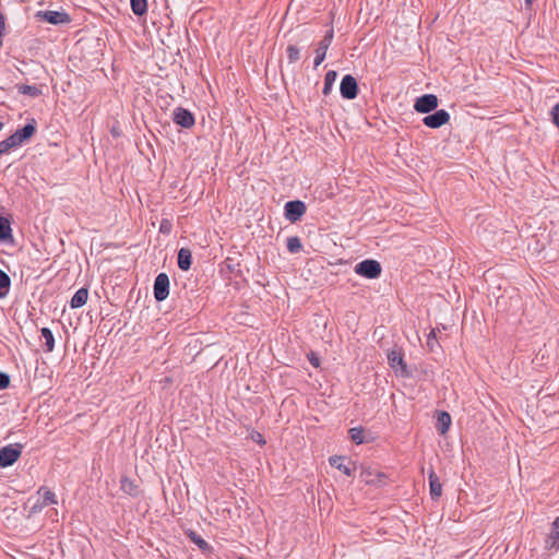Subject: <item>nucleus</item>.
Segmentation results:
<instances>
[{"label": "nucleus", "instance_id": "0eeeda50", "mask_svg": "<svg viewBox=\"0 0 559 559\" xmlns=\"http://www.w3.org/2000/svg\"><path fill=\"white\" fill-rule=\"evenodd\" d=\"M439 99L435 94H424L416 98L414 109L419 114H430L438 108Z\"/></svg>", "mask_w": 559, "mask_h": 559}, {"label": "nucleus", "instance_id": "9d476101", "mask_svg": "<svg viewBox=\"0 0 559 559\" xmlns=\"http://www.w3.org/2000/svg\"><path fill=\"white\" fill-rule=\"evenodd\" d=\"M36 17L52 25L67 24L71 22L70 15L64 11H38Z\"/></svg>", "mask_w": 559, "mask_h": 559}, {"label": "nucleus", "instance_id": "a211bd4d", "mask_svg": "<svg viewBox=\"0 0 559 559\" xmlns=\"http://www.w3.org/2000/svg\"><path fill=\"white\" fill-rule=\"evenodd\" d=\"M2 245L15 247V240L12 235L10 215H2Z\"/></svg>", "mask_w": 559, "mask_h": 559}, {"label": "nucleus", "instance_id": "a878e982", "mask_svg": "<svg viewBox=\"0 0 559 559\" xmlns=\"http://www.w3.org/2000/svg\"><path fill=\"white\" fill-rule=\"evenodd\" d=\"M130 5L136 16H143L147 12V0H130Z\"/></svg>", "mask_w": 559, "mask_h": 559}, {"label": "nucleus", "instance_id": "c9c22d12", "mask_svg": "<svg viewBox=\"0 0 559 559\" xmlns=\"http://www.w3.org/2000/svg\"><path fill=\"white\" fill-rule=\"evenodd\" d=\"M10 386V376L5 372H2V390Z\"/></svg>", "mask_w": 559, "mask_h": 559}, {"label": "nucleus", "instance_id": "423d86ee", "mask_svg": "<svg viewBox=\"0 0 559 559\" xmlns=\"http://www.w3.org/2000/svg\"><path fill=\"white\" fill-rule=\"evenodd\" d=\"M340 93L344 99H355L359 94V86L356 78L352 74L344 75L341 80Z\"/></svg>", "mask_w": 559, "mask_h": 559}, {"label": "nucleus", "instance_id": "ddd939ff", "mask_svg": "<svg viewBox=\"0 0 559 559\" xmlns=\"http://www.w3.org/2000/svg\"><path fill=\"white\" fill-rule=\"evenodd\" d=\"M545 548L554 551L559 550V516L551 523L550 533L545 539Z\"/></svg>", "mask_w": 559, "mask_h": 559}, {"label": "nucleus", "instance_id": "c85d7f7f", "mask_svg": "<svg viewBox=\"0 0 559 559\" xmlns=\"http://www.w3.org/2000/svg\"><path fill=\"white\" fill-rule=\"evenodd\" d=\"M286 53L289 63H295L300 59V50L296 45H288Z\"/></svg>", "mask_w": 559, "mask_h": 559}, {"label": "nucleus", "instance_id": "cd10ccee", "mask_svg": "<svg viewBox=\"0 0 559 559\" xmlns=\"http://www.w3.org/2000/svg\"><path fill=\"white\" fill-rule=\"evenodd\" d=\"M286 246H287V250L290 252V253H298L301 251L302 249V243L300 241V238L297 237V236H292V237H288L287 238V242H286Z\"/></svg>", "mask_w": 559, "mask_h": 559}, {"label": "nucleus", "instance_id": "a19ab883", "mask_svg": "<svg viewBox=\"0 0 559 559\" xmlns=\"http://www.w3.org/2000/svg\"><path fill=\"white\" fill-rule=\"evenodd\" d=\"M1 25H2V36H3V35H4L3 31H4V27H5V25H4V19H3V17H2Z\"/></svg>", "mask_w": 559, "mask_h": 559}, {"label": "nucleus", "instance_id": "7ed1b4c3", "mask_svg": "<svg viewBox=\"0 0 559 559\" xmlns=\"http://www.w3.org/2000/svg\"><path fill=\"white\" fill-rule=\"evenodd\" d=\"M356 274L368 280L380 277L382 266L380 262L373 259H366L357 263L354 267Z\"/></svg>", "mask_w": 559, "mask_h": 559}, {"label": "nucleus", "instance_id": "20e7f679", "mask_svg": "<svg viewBox=\"0 0 559 559\" xmlns=\"http://www.w3.org/2000/svg\"><path fill=\"white\" fill-rule=\"evenodd\" d=\"M26 442H14L2 445V468L12 466L22 455Z\"/></svg>", "mask_w": 559, "mask_h": 559}, {"label": "nucleus", "instance_id": "2eb2a0df", "mask_svg": "<svg viewBox=\"0 0 559 559\" xmlns=\"http://www.w3.org/2000/svg\"><path fill=\"white\" fill-rule=\"evenodd\" d=\"M428 479L430 497L433 501H437L442 495V484L440 483V479L435 473L433 468H430Z\"/></svg>", "mask_w": 559, "mask_h": 559}, {"label": "nucleus", "instance_id": "7c9ffc66", "mask_svg": "<svg viewBox=\"0 0 559 559\" xmlns=\"http://www.w3.org/2000/svg\"><path fill=\"white\" fill-rule=\"evenodd\" d=\"M10 285H11L10 276L4 271H2V298H4L5 295L8 294L9 289H10Z\"/></svg>", "mask_w": 559, "mask_h": 559}, {"label": "nucleus", "instance_id": "9b49d317", "mask_svg": "<svg viewBox=\"0 0 559 559\" xmlns=\"http://www.w3.org/2000/svg\"><path fill=\"white\" fill-rule=\"evenodd\" d=\"M173 121L183 129H191L195 124V117L189 109L179 106L173 111Z\"/></svg>", "mask_w": 559, "mask_h": 559}, {"label": "nucleus", "instance_id": "473e14b6", "mask_svg": "<svg viewBox=\"0 0 559 559\" xmlns=\"http://www.w3.org/2000/svg\"><path fill=\"white\" fill-rule=\"evenodd\" d=\"M552 123L559 129V103H557L550 111Z\"/></svg>", "mask_w": 559, "mask_h": 559}, {"label": "nucleus", "instance_id": "58836bf2", "mask_svg": "<svg viewBox=\"0 0 559 559\" xmlns=\"http://www.w3.org/2000/svg\"><path fill=\"white\" fill-rule=\"evenodd\" d=\"M533 1H534V0H525V5H526V7L532 5Z\"/></svg>", "mask_w": 559, "mask_h": 559}, {"label": "nucleus", "instance_id": "ea45409f", "mask_svg": "<svg viewBox=\"0 0 559 559\" xmlns=\"http://www.w3.org/2000/svg\"><path fill=\"white\" fill-rule=\"evenodd\" d=\"M227 269H228L230 272H234V271H235V266H234V265H230V264H228V265H227Z\"/></svg>", "mask_w": 559, "mask_h": 559}, {"label": "nucleus", "instance_id": "6ab92c4d", "mask_svg": "<svg viewBox=\"0 0 559 559\" xmlns=\"http://www.w3.org/2000/svg\"><path fill=\"white\" fill-rule=\"evenodd\" d=\"M451 424H452V419L448 412H445V411L438 412L437 421L435 424V427H436V430L440 435H445L449 431Z\"/></svg>", "mask_w": 559, "mask_h": 559}, {"label": "nucleus", "instance_id": "2f4dec72", "mask_svg": "<svg viewBox=\"0 0 559 559\" xmlns=\"http://www.w3.org/2000/svg\"><path fill=\"white\" fill-rule=\"evenodd\" d=\"M173 224L168 219H162L159 224V233L164 235H168L171 233Z\"/></svg>", "mask_w": 559, "mask_h": 559}, {"label": "nucleus", "instance_id": "6e6552de", "mask_svg": "<svg viewBox=\"0 0 559 559\" xmlns=\"http://www.w3.org/2000/svg\"><path fill=\"white\" fill-rule=\"evenodd\" d=\"M169 277L166 273H159L154 281L153 295L156 301L160 302L167 299L169 295Z\"/></svg>", "mask_w": 559, "mask_h": 559}, {"label": "nucleus", "instance_id": "e433bc0d", "mask_svg": "<svg viewBox=\"0 0 559 559\" xmlns=\"http://www.w3.org/2000/svg\"><path fill=\"white\" fill-rule=\"evenodd\" d=\"M16 408H19V403L14 402V404H12L11 412L15 413Z\"/></svg>", "mask_w": 559, "mask_h": 559}, {"label": "nucleus", "instance_id": "39448f33", "mask_svg": "<svg viewBox=\"0 0 559 559\" xmlns=\"http://www.w3.org/2000/svg\"><path fill=\"white\" fill-rule=\"evenodd\" d=\"M307 206L304 201L293 200L286 202L284 206V216L290 223H296L301 219V217L306 214Z\"/></svg>", "mask_w": 559, "mask_h": 559}, {"label": "nucleus", "instance_id": "bb28decb", "mask_svg": "<svg viewBox=\"0 0 559 559\" xmlns=\"http://www.w3.org/2000/svg\"><path fill=\"white\" fill-rule=\"evenodd\" d=\"M349 438L356 444H362L366 442L364 427H354L348 430Z\"/></svg>", "mask_w": 559, "mask_h": 559}, {"label": "nucleus", "instance_id": "dca6fc26", "mask_svg": "<svg viewBox=\"0 0 559 559\" xmlns=\"http://www.w3.org/2000/svg\"><path fill=\"white\" fill-rule=\"evenodd\" d=\"M183 532L185 535L190 539V542L195 544L203 554H210L213 551L212 546L206 540H204L195 531L191 528H186Z\"/></svg>", "mask_w": 559, "mask_h": 559}, {"label": "nucleus", "instance_id": "b1692460", "mask_svg": "<svg viewBox=\"0 0 559 559\" xmlns=\"http://www.w3.org/2000/svg\"><path fill=\"white\" fill-rule=\"evenodd\" d=\"M336 79H337V72L335 70H329L325 73L324 85H323V90H322L323 95L328 96L331 93Z\"/></svg>", "mask_w": 559, "mask_h": 559}, {"label": "nucleus", "instance_id": "f704fd0d", "mask_svg": "<svg viewBox=\"0 0 559 559\" xmlns=\"http://www.w3.org/2000/svg\"><path fill=\"white\" fill-rule=\"evenodd\" d=\"M308 359L313 367L318 368L320 366V359L316 356L314 353H310Z\"/></svg>", "mask_w": 559, "mask_h": 559}, {"label": "nucleus", "instance_id": "f257e3e1", "mask_svg": "<svg viewBox=\"0 0 559 559\" xmlns=\"http://www.w3.org/2000/svg\"><path fill=\"white\" fill-rule=\"evenodd\" d=\"M37 122L34 118L27 120V123L17 129L14 133L2 140V154L9 152L12 148H16L24 143L28 142L36 133Z\"/></svg>", "mask_w": 559, "mask_h": 559}, {"label": "nucleus", "instance_id": "1a4fd4ad", "mask_svg": "<svg viewBox=\"0 0 559 559\" xmlns=\"http://www.w3.org/2000/svg\"><path fill=\"white\" fill-rule=\"evenodd\" d=\"M449 121L450 114L445 109H436L423 119V123L430 129H439Z\"/></svg>", "mask_w": 559, "mask_h": 559}, {"label": "nucleus", "instance_id": "aec40b11", "mask_svg": "<svg viewBox=\"0 0 559 559\" xmlns=\"http://www.w3.org/2000/svg\"><path fill=\"white\" fill-rule=\"evenodd\" d=\"M88 298V288L87 287H81L75 292V294L72 296L70 300V307L72 309H78L83 307Z\"/></svg>", "mask_w": 559, "mask_h": 559}, {"label": "nucleus", "instance_id": "4c0bfd02", "mask_svg": "<svg viewBox=\"0 0 559 559\" xmlns=\"http://www.w3.org/2000/svg\"><path fill=\"white\" fill-rule=\"evenodd\" d=\"M111 134H112L114 136H118V135H119V132H118V130H116V129L114 128V129L111 130Z\"/></svg>", "mask_w": 559, "mask_h": 559}, {"label": "nucleus", "instance_id": "5701e85b", "mask_svg": "<svg viewBox=\"0 0 559 559\" xmlns=\"http://www.w3.org/2000/svg\"><path fill=\"white\" fill-rule=\"evenodd\" d=\"M344 456L333 455L329 459L330 465L337 468L347 476H350L355 468H350L349 465L344 464Z\"/></svg>", "mask_w": 559, "mask_h": 559}, {"label": "nucleus", "instance_id": "412c9836", "mask_svg": "<svg viewBox=\"0 0 559 559\" xmlns=\"http://www.w3.org/2000/svg\"><path fill=\"white\" fill-rule=\"evenodd\" d=\"M40 340L44 342L43 348L45 353H51L55 349V336L49 328L40 329Z\"/></svg>", "mask_w": 559, "mask_h": 559}, {"label": "nucleus", "instance_id": "79ce46f5", "mask_svg": "<svg viewBox=\"0 0 559 559\" xmlns=\"http://www.w3.org/2000/svg\"><path fill=\"white\" fill-rule=\"evenodd\" d=\"M237 559H249V558H247L245 556H238Z\"/></svg>", "mask_w": 559, "mask_h": 559}, {"label": "nucleus", "instance_id": "f8f14e48", "mask_svg": "<svg viewBox=\"0 0 559 559\" xmlns=\"http://www.w3.org/2000/svg\"><path fill=\"white\" fill-rule=\"evenodd\" d=\"M334 37V31L333 27H330L323 38L319 41L318 48L316 49V57L313 61L314 68L319 67L326 57V51L333 40Z\"/></svg>", "mask_w": 559, "mask_h": 559}, {"label": "nucleus", "instance_id": "4be33fe9", "mask_svg": "<svg viewBox=\"0 0 559 559\" xmlns=\"http://www.w3.org/2000/svg\"><path fill=\"white\" fill-rule=\"evenodd\" d=\"M120 488L121 490L131 496V497H138L140 495V488L135 484V481L127 476L121 477L120 479Z\"/></svg>", "mask_w": 559, "mask_h": 559}, {"label": "nucleus", "instance_id": "393cba45", "mask_svg": "<svg viewBox=\"0 0 559 559\" xmlns=\"http://www.w3.org/2000/svg\"><path fill=\"white\" fill-rule=\"evenodd\" d=\"M16 88L20 94L28 95L31 97H38L41 95V90L37 85L17 84Z\"/></svg>", "mask_w": 559, "mask_h": 559}, {"label": "nucleus", "instance_id": "37998d69", "mask_svg": "<svg viewBox=\"0 0 559 559\" xmlns=\"http://www.w3.org/2000/svg\"><path fill=\"white\" fill-rule=\"evenodd\" d=\"M1 399H2V405H3V404H5L7 402H5V401H3V399H4V395H3V394L1 395Z\"/></svg>", "mask_w": 559, "mask_h": 559}, {"label": "nucleus", "instance_id": "c756f323", "mask_svg": "<svg viewBox=\"0 0 559 559\" xmlns=\"http://www.w3.org/2000/svg\"><path fill=\"white\" fill-rule=\"evenodd\" d=\"M427 346L430 352H435L436 347L439 346V343H438L437 336H436V331L433 329L428 334Z\"/></svg>", "mask_w": 559, "mask_h": 559}, {"label": "nucleus", "instance_id": "4468645a", "mask_svg": "<svg viewBox=\"0 0 559 559\" xmlns=\"http://www.w3.org/2000/svg\"><path fill=\"white\" fill-rule=\"evenodd\" d=\"M38 495H40L41 500L38 501L34 507L33 510L36 511L37 509L40 510L47 506L57 504V497L53 491H51L47 487H40L38 490Z\"/></svg>", "mask_w": 559, "mask_h": 559}, {"label": "nucleus", "instance_id": "f03ea898", "mask_svg": "<svg viewBox=\"0 0 559 559\" xmlns=\"http://www.w3.org/2000/svg\"><path fill=\"white\" fill-rule=\"evenodd\" d=\"M388 364L394 370L396 376L402 378L412 377V372L409 371L405 360H404V352L401 347L394 346L386 354Z\"/></svg>", "mask_w": 559, "mask_h": 559}, {"label": "nucleus", "instance_id": "f3484780", "mask_svg": "<svg viewBox=\"0 0 559 559\" xmlns=\"http://www.w3.org/2000/svg\"><path fill=\"white\" fill-rule=\"evenodd\" d=\"M177 264L181 271H189L192 265V252L189 248H180L177 254Z\"/></svg>", "mask_w": 559, "mask_h": 559}, {"label": "nucleus", "instance_id": "72a5a7b5", "mask_svg": "<svg viewBox=\"0 0 559 559\" xmlns=\"http://www.w3.org/2000/svg\"><path fill=\"white\" fill-rule=\"evenodd\" d=\"M251 438L257 443L265 444V440H264L263 436L260 432H258V431H253L252 435H251Z\"/></svg>", "mask_w": 559, "mask_h": 559}]
</instances>
